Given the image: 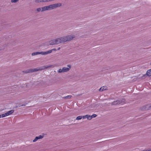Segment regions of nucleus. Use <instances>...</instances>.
Segmentation results:
<instances>
[{
  "label": "nucleus",
  "instance_id": "obj_1",
  "mask_svg": "<svg viewBox=\"0 0 151 151\" xmlns=\"http://www.w3.org/2000/svg\"><path fill=\"white\" fill-rule=\"evenodd\" d=\"M64 41L63 37L57 38L51 40L50 42V44L51 45H57L64 43Z\"/></svg>",
  "mask_w": 151,
  "mask_h": 151
},
{
  "label": "nucleus",
  "instance_id": "obj_2",
  "mask_svg": "<svg viewBox=\"0 0 151 151\" xmlns=\"http://www.w3.org/2000/svg\"><path fill=\"white\" fill-rule=\"evenodd\" d=\"M52 66V65H44L42 67H40L39 68H33L30 69L28 70H27L26 71V73H29L30 72H36L37 71H38L39 70H44L45 69L47 68H49L51 67Z\"/></svg>",
  "mask_w": 151,
  "mask_h": 151
},
{
  "label": "nucleus",
  "instance_id": "obj_3",
  "mask_svg": "<svg viewBox=\"0 0 151 151\" xmlns=\"http://www.w3.org/2000/svg\"><path fill=\"white\" fill-rule=\"evenodd\" d=\"M61 3H58L51 4L48 6H45V11L48 10H51L55 9L58 7H60L61 6Z\"/></svg>",
  "mask_w": 151,
  "mask_h": 151
},
{
  "label": "nucleus",
  "instance_id": "obj_4",
  "mask_svg": "<svg viewBox=\"0 0 151 151\" xmlns=\"http://www.w3.org/2000/svg\"><path fill=\"white\" fill-rule=\"evenodd\" d=\"M64 42L72 40L75 37V36L74 35H70L63 37Z\"/></svg>",
  "mask_w": 151,
  "mask_h": 151
},
{
  "label": "nucleus",
  "instance_id": "obj_5",
  "mask_svg": "<svg viewBox=\"0 0 151 151\" xmlns=\"http://www.w3.org/2000/svg\"><path fill=\"white\" fill-rule=\"evenodd\" d=\"M69 68L67 67H63L62 69H59L58 71L59 73H63L68 71L71 68V65H68Z\"/></svg>",
  "mask_w": 151,
  "mask_h": 151
},
{
  "label": "nucleus",
  "instance_id": "obj_6",
  "mask_svg": "<svg viewBox=\"0 0 151 151\" xmlns=\"http://www.w3.org/2000/svg\"><path fill=\"white\" fill-rule=\"evenodd\" d=\"M14 111L13 110H10L5 114H3L4 117L8 116L9 115L12 114V113L14 112Z\"/></svg>",
  "mask_w": 151,
  "mask_h": 151
},
{
  "label": "nucleus",
  "instance_id": "obj_7",
  "mask_svg": "<svg viewBox=\"0 0 151 151\" xmlns=\"http://www.w3.org/2000/svg\"><path fill=\"white\" fill-rule=\"evenodd\" d=\"M39 54H41L42 55H46L45 52L41 51L33 52L32 53V56H34Z\"/></svg>",
  "mask_w": 151,
  "mask_h": 151
},
{
  "label": "nucleus",
  "instance_id": "obj_8",
  "mask_svg": "<svg viewBox=\"0 0 151 151\" xmlns=\"http://www.w3.org/2000/svg\"><path fill=\"white\" fill-rule=\"evenodd\" d=\"M43 137V136L41 135H39L38 136L36 137L35 139L33 140V142H35L38 139H42Z\"/></svg>",
  "mask_w": 151,
  "mask_h": 151
},
{
  "label": "nucleus",
  "instance_id": "obj_9",
  "mask_svg": "<svg viewBox=\"0 0 151 151\" xmlns=\"http://www.w3.org/2000/svg\"><path fill=\"white\" fill-rule=\"evenodd\" d=\"M35 2L36 3H39L49 1L48 0H35Z\"/></svg>",
  "mask_w": 151,
  "mask_h": 151
},
{
  "label": "nucleus",
  "instance_id": "obj_10",
  "mask_svg": "<svg viewBox=\"0 0 151 151\" xmlns=\"http://www.w3.org/2000/svg\"><path fill=\"white\" fill-rule=\"evenodd\" d=\"M107 89V87L106 86H103L101 87L99 89L100 91H102Z\"/></svg>",
  "mask_w": 151,
  "mask_h": 151
},
{
  "label": "nucleus",
  "instance_id": "obj_11",
  "mask_svg": "<svg viewBox=\"0 0 151 151\" xmlns=\"http://www.w3.org/2000/svg\"><path fill=\"white\" fill-rule=\"evenodd\" d=\"M37 10L38 12H43L45 11V7L44 6L43 7L39 8H37Z\"/></svg>",
  "mask_w": 151,
  "mask_h": 151
},
{
  "label": "nucleus",
  "instance_id": "obj_12",
  "mask_svg": "<svg viewBox=\"0 0 151 151\" xmlns=\"http://www.w3.org/2000/svg\"><path fill=\"white\" fill-rule=\"evenodd\" d=\"M83 119L87 118L89 120H91L92 119L91 116L88 115H86L85 116H83Z\"/></svg>",
  "mask_w": 151,
  "mask_h": 151
},
{
  "label": "nucleus",
  "instance_id": "obj_13",
  "mask_svg": "<svg viewBox=\"0 0 151 151\" xmlns=\"http://www.w3.org/2000/svg\"><path fill=\"white\" fill-rule=\"evenodd\" d=\"M56 49L55 48H54V49H52L51 50H49L45 52L46 55L51 53L53 51H56Z\"/></svg>",
  "mask_w": 151,
  "mask_h": 151
},
{
  "label": "nucleus",
  "instance_id": "obj_14",
  "mask_svg": "<svg viewBox=\"0 0 151 151\" xmlns=\"http://www.w3.org/2000/svg\"><path fill=\"white\" fill-rule=\"evenodd\" d=\"M119 104H122V102H120L119 101H115L112 103V104L114 105Z\"/></svg>",
  "mask_w": 151,
  "mask_h": 151
},
{
  "label": "nucleus",
  "instance_id": "obj_15",
  "mask_svg": "<svg viewBox=\"0 0 151 151\" xmlns=\"http://www.w3.org/2000/svg\"><path fill=\"white\" fill-rule=\"evenodd\" d=\"M146 73L148 76H151V69L148 70L147 72Z\"/></svg>",
  "mask_w": 151,
  "mask_h": 151
},
{
  "label": "nucleus",
  "instance_id": "obj_16",
  "mask_svg": "<svg viewBox=\"0 0 151 151\" xmlns=\"http://www.w3.org/2000/svg\"><path fill=\"white\" fill-rule=\"evenodd\" d=\"M118 101H119L120 102H122V104H123L125 103V100L124 99H122L121 100H118Z\"/></svg>",
  "mask_w": 151,
  "mask_h": 151
},
{
  "label": "nucleus",
  "instance_id": "obj_17",
  "mask_svg": "<svg viewBox=\"0 0 151 151\" xmlns=\"http://www.w3.org/2000/svg\"><path fill=\"white\" fill-rule=\"evenodd\" d=\"M82 118H83V116H79L76 117V119L77 120H79L81 119Z\"/></svg>",
  "mask_w": 151,
  "mask_h": 151
},
{
  "label": "nucleus",
  "instance_id": "obj_18",
  "mask_svg": "<svg viewBox=\"0 0 151 151\" xmlns=\"http://www.w3.org/2000/svg\"><path fill=\"white\" fill-rule=\"evenodd\" d=\"M71 97H72V96H71V95H68L67 96L64 97V98L65 99H70L71 98Z\"/></svg>",
  "mask_w": 151,
  "mask_h": 151
},
{
  "label": "nucleus",
  "instance_id": "obj_19",
  "mask_svg": "<svg viewBox=\"0 0 151 151\" xmlns=\"http://www.w3.org/2000/svg\"><path fill=\"white\" fill-rule=\"evenodd\" d=\"M18 0H11V2L12 3H15L17 2Z\"/></svg>",
  "mask_w": 151,
  "mask_h": 151
},
{
  "label": "nucleus",
  "instance_id": "obj_20",
  "mask_svg": "<svg viewBox=\"0 0 151 151\" xmlns=\"http://www.w3.org/2000/svg\"><path fill=\"white\" fill-rule=\"evenodd\" d=\"M96 116V114H93L91 116L92 118L95 117Z\"/></svg>",
  "mask_w": 151,
  "mask_h": 151
},
{
  "label": "nucleus",
  "instance_id": "obj_21",
  "mask_svg": "<svg viewBox=\"0 0 151 151\" xmlns=\"http://www.w3.org/2000/svg\"><path fill=\"white\" fill-rule=\"evenodd\" d=\"M3 114L0 115V118L4 117Z\"/></svg>",
  "mask_w": 151,
  "mask_h": 151
},
{
  "label": "nucleus",
  "instance_id": "obj_22",
  "mask_svg": "<svg viewBox=\"0 0 151 151\" xmlns=\"http://www.w3.org/2000/svg\"><path fill=\"white\" fill-rule=\"evenodd\" d=\"M147 151H151V148L148 149H147Z\"/></svg>",
  "mask_w": 151,
  "mask_h": 151
},
{
  "label": "nucleus",
  "instance_id": "obj_23",
  "mask_svg": "<svg viewBox=\"0 0 151 151\" xmlns=\"http://www.w3.org/2000/svg\"><path fill=\"white\" fill-rule=\"evenodd\" d=\"M60 49V47H58V49H57V50H59Z\"/></svg>",
  "mask_w": 151,
  "mask_h": 151
},
{
  "label": "nucleus",
  "instance_id": "obj_24",
  "mask_svg": "<svg viewBox=\"0 0 151 151\" xmlns=\"http://www.w3.org/2000/svg\"><path fill=\"white\" fill-rule=\"evenodd\" d=\"M150 65H151V62L150 63Z\"/></svg>",
  "mask_w": 151,
  "mask_h": 151
}]
</instances>
